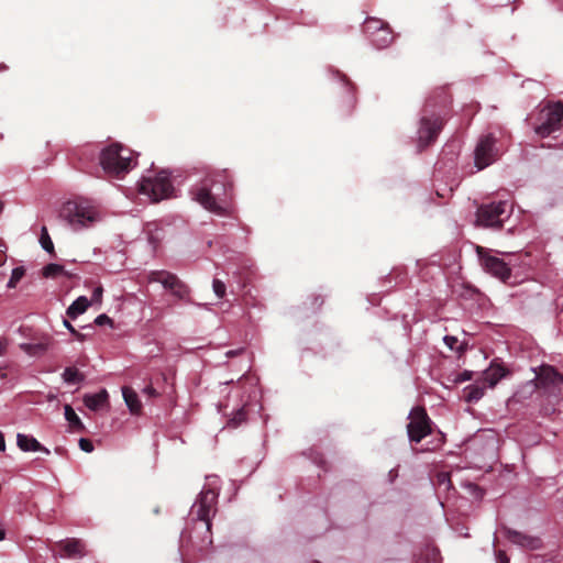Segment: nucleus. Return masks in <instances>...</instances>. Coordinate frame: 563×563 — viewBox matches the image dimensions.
I'll use <instances>...</instances> for the list:
<instances>
[{
  "label": "nucleus",
  "instance_id": "nucleus-19",
  "mask_svg": "<svg viewBox=\"0 0 563 563\" xmlns=\"http://www.w3.org/2000/svg\"><path fill=\"white\" fill-rule=\"evenodd\" d=\"M122 395L131 413L140 415L142 411V404L136 391L132 387L124 386L122 387Z\"/></svg>",
  "mask_w": 563,
  "mask_h": 563
},
{
  "label": "nucleus",
  "instance_id": "nucleus-12",
  "mask_svg": "<svg viewBox=\"0 0 563 563\" xmlns=\"http://www.w3.org/2000/svg\"><path fill=\"white\" fill-rule=\"evenodd\" d=\"M60 556L80 559L86 555V543L81 539L67 538L55 543Z\"/></svg>",
  "mask_w": 563,
  "mask_h": 563
},
{
  "label": "nucleus",
  "instance_id": "nucleus-4",
  "mask_svg": "<svg viewBox=\"0 0 563 563\" xmlns=\"http://www.w3.org/2000/svg\"><path fill=\"white\" fill-rule=\"evenodd\" d=\"M59 218L66 221L74 230L87 228L99 221V212L88 200L75 199L63 205Z\"/></svg>",
  "mask_w": 563,
  "mask_h": 563
},
{
  "label": "nucleus",
  "instance_id": "nucleus-2",
  "mask_svg": "<svg viewBox=\"0 0 563 563\" xmlns=\"http://www.w3.org/2000/svg\"><path fill=\"white\" fill-rule=\"evenodd\" d=\"M233 183L227 170L208 175L194 190L195 200L205 209L223 216L228 211V202L232 197Z\"/></svg>",
  "mask_w": 563,
  "mask_h": 563
},
{
  "label": "nucleus",
  "instance_id": "nucleus-35",
  "mask_svg": "<svg viewBox=\"0 0 563 563\" xmlns=\"http://www.w3.org/2000/svg\"><path fill=\"white\" fill-rule=\"evenodd\" d=\"M142 394L147 397L148 399L150 398H155L157 397L159 394L158 391L153 387L152 384H148L147 386H145L143 389H142Z\"/></svg>",
  "mask_w": 563,
  "mask_h": 563
},
{
  "label": "nucleus",
  "instance_id": "nucleus-5",
  "mask_svg": "<svg viewBox=\"0 0 563 563\" xmlns=\"http://www.w3.org/2000/svg\"><path fill=\"white\" fill-rule=\"evenodd\" d=\"M100 164L109 175H124L132 167V152L121 144H111L101 151Z\"/></svg>",
  "mask_w": 563,
  "mask_h": 563
},
{
  "label": "nucleus",
  "instance_id": "nucleus-48",
  "mask_svg": "<svg viewBox=\"0 0 563 563\" xmlns=\"http://www.w3.org/2000/svg\"><path fill=\"white\" fill-rule=\"evenodd\" d=\"M8 67L5 64H0V71L5 70Z\"/></svg>",
  "mask_w": 563,
  "mask_h": 563
},
{
  "label": "nucleus",
  "instance_id": "nucleus-20",
  "mask_svg": "<svg viewBox=\"0 0 563 563\" xmlns=\"http://www.w3.org/2000/svg\"><path fill=\"white\" fill-rule=\"evenodd\" d=\"M371 42L379 49L388 47L394 41V34L388 24H386L380 31L372 36Z\"/></svg>",
  "mask_w": 563,
  "mask_h": 563
},
{
  "label": "nucleus",
  "instance_id": "nucleus-24",
  "mask_svg": "<svg viewBox=\"0 0 563 563\" xmlns=\"http://www.w3.org/2000/svg\"><path fill=\"white\" fill-rule=\"evenodd\" d=\"M387 23L376 18H368L363 24V32L371 38L376 35Z\"/></svg>",
  "mask_w": 563,
  "mask_h": 563
},
{
  "label": "nucleus",
  "instance_id": "nucleus-18",
  "mask_svg": "<svg viewBox=\"0 0 563 563\" xmlns=\"http://www.w3.org/2000/svg\"><path fill=\"white\" fill-rule=\"evenodd\" d=\"M505 375H506V371L503 366L490 365L482 374L483 384L486 387H494Z\"/></svg>",
  "mask_w": 563,
  "mask_h": 563
},
{
  "label": "nucleus",
  "instance_id": "nucleus-15",
  "mask_svg": "<svg viewBox=\"0 0 563 563\" xmlns=\"http://www.w3.org/2000/svg\"><path fill=\"white\" fill-rule=\"evenodd\" d=\"M506 537L511 543L526 549L534 550L541 547V540L539 538L523 534L516 530L506 529Z\"/></svg>",
  "mask_w": 563,
  "mask_h": 563
},
{
  "label": "nucleus",
  "instance_id": "nucleus-49",
  "mask_svg": "<svg viewBox=\"0 0 563 563\" xmlns=\"http://www.w3.org/2000/svg\"><path fill=\"white\" fill-rule=\"evenodd\" d=\"M313 563H320V562H318V561H314Z\"/></svg>",
  "mask_w": 563,
  "mask_h": 563
},
{
  "label": "nucleus",
  "instance_id": "nucleus-39",
  "mask_svg": "<svg viewBox=\"0 0 563 563\" xmlns=\"http://www.w3.org/2000/svg\"><path fill=\"white\" fill-rule=\"evenodd\" d=\"M102 287H97L93 291H92V298L91 300L92 301H100L101 300V297H102Z\"/></svg>",
  "mask_w": 563,
  "mask_h": 563
},
{
  "label": "nucleus",
  "instance_id": "nucleus-23",
  "mask_svg": "<svg viewBox=\"0 0 563 563\" xmlns=\"http://www.w3.org/2000/svg\"><path fill=\"white\" fill-rule=\"evenodd\" d=\"M415 563H441L440 551L435 547L423 548Z\"/></svg>",
  "mask_w": 563,
  "mask_h": 563
},
{
  "label": "nucleus",
  "instance_id": "nucleus-45",
  "mask_svg": "<svg viewBox=\"0 0 563 563\" xmlns=\"http://www.w3.org/2000/svg\"><path fill=\"white\" fill-rule=\"evenodd\" d=\"M322 303L323 299L320 296H316L313 305H316L319 308Z\"/></svg>",
  "mask_w": 563,
  "mask_h": 563
},
{
  "label": "nucleus",
  "instance_id": "nucleus-21",
  "mask_svg": "<svg viewBox=\"0 0 563 563\" xmlns=\"http://www.w3.org/2000/svg\"><path fill=\"white\" fill-rule=\"evenodd\" d=\"M108 391L106 389L100 390L97 394L86 395L84 398L85 405L91 410H99L108 402Z\"/></svg>",
  "mask_w": 563,
  "mask_h": 563
},
{
  "label": "nucleus",
  "instance_id": "nucleus-42",
  "mask_svg": "<svg viewBox=\"0 0 563 563\" xmlns=\"http://www.w3.org/2000/svg\"><path fill=\"white\" fill-rule=\"evenodd\" d=\"M5 350H7L5 340H0V356H2L4 354Z\"/></svg>",
  "mask_w": 563,
  "mask_h": 563
},
{
  "label": "nucleus",
  "instance_id": "nucleus-41",
  "mask_svg": "<svg viewBox=\"0 0 563 563\" xmlns=\"http://www.w3.org/2000/svg\"><path fill=\"white\" fill-rule=\"evenodd\" d=\"M63 323L73 334L77 333V330L71 325V323L68 320H64Z\"/></svg>",
  "mask_w": 563,
  "mask_h": 563
},
{
  "label": "nucleus",
  "instance_id": "nucleus-17",
  "mask_svg": "<svg viewBox=\"0 0 563 563\" xmlns=\"http://www.w3.org/2000/svg\"><path fill=\"white\" fill-rule=\"evenodd\" d=\"M16 444L20 450L24 452L29 451H41L46 454H49V450L43 446L35 438L19 433L16 435Z\"/></svg>",
  "mask_w": 563,
  "mask_h": 563
},
{
  "label": "nucleus",
  "instance_id": "nucleus-11",
  "mask_svg": "<svg viewBox=\"0 0 563 563\" xmlns=\"http://www.w3.org/2000/svg\"><path fill=\"white\" fill-rule=\"evenodd\" d=\"M474 154L475 166L478 169H484L493 164L498 157L496 139L492 134L482 136L476 145Z\"/></svg>",
  "mask_w": 563,
  "mask_h": 563
},
{
  "label": "nucleus",
  "instance_id": "nucleus-1",
  "mask_svg": "<svg viewBox=\"0 0 563 563\" xmlns=\"http://www.w3.org/2000/svg\"><path fill=\"white\" fill-rule=\"evenodd\" d=\"M218 493L214 489H203L191 507L190 515L195 525L181 533V543L191 545L198 552L208 551L212 544L210 515L217 511Z\"/></svg>",
  "mask_w": 563,
  "mask_h": 563
},
{
  "label": "nucleus",
  "instance_id": "nucleus-43",
  "mask_svg": "<svg viewBox=\"0 0 563 563\" xmlns=\"http://www.w3.org/2000/svg\"><path fill=\"white\" fill-rule=\"evenodd\" d=\"M5 450V441L2 432L0 431V452H3Z\"/></svg>",
  "mask_w": 563,
  "mask_h": 563
},
{
  "label": "nucleus",
  "instance_id": "nucleus-33",
  "mask_svg": "<svg viewBox=\"0 0 563 563\" xmlns=\"http://www.w3.org/2000/svg\"><path fill=\"white\" fill-rule=\"evenodd\" d=\"M437 482L439 486H444V488L448 490L452 487L451 476L449 473H439L437 476Z\"/></svg>",
  "mask_w": 563,
  "mask_h": 563
},
{
  "label": "nucleus",
  "instance_id": "nucleus-40",
  "mask_svg": "<svg viewBox=\"0 0 563 563\" xmlns=\"http://www.w3.org/2000/svg\"><path fill=\"white\" fill-rule=\"evenodd\" d=\"M498 560H499V563H509V559L501 551H499V553H498Z\"/></svg>",
  "mask_w": 563,
  "mask_h": 563
},
{
  "label": "nucleus",
  "instance_id": "nucleus-37",
  "mask_svg": "<svg viewBox=\"0 0 563 563\" xmlns=\"http://www.w3.org/2000/svg\"><path fill=\"white\" fill-rule=\"evenodd\" d=\"M97 325L111 324L112 320L107 314H100L95 319Z\"/></svg>",
  "mask_w": 563,
  "mask_h": 563
},
{
  "label": "nucleus",
  "instance_id": "nucleus-27",
  "mask_svg": "<svg viewBox=\"0 0 563 563\" xmlns=\"http://www.w3.org/2000/svg\"><path fill=\"white\" fill-rule=\"evenodd\" d=\"M65 418L74 429L79 431L84 429L81 420L69 405L65 406Z\"/></svg>",
  "mask_w": 563,
  "mask_h": 563
},
{
  "label": "nucleus",
  "instance_id": "nucleus-47",
  "mask_svg": "<svg viewBox=\"0 0 563 563\" xmlns=\"http://www.w3.org/2000/svg\"><path fill=\"white\" fill-rule=\"evenodd\" d=\"M5 538V531L0 527V541H2Z\"/></svg>",
  "mask_w": 563,
  "mask_h": 563
},
{
  "label": "nucleus",
  "instance_id": "nucleus-25",
  "mask_svg": "<svg viewBox=\"0 0 563 563\" xmlns=\"http://www.w3.org/2000/svg\"><path fill=\"white\" fill-rule=\"evenodd\" d=\"M485 388H486V386L484 384L483 385L474 384V385L467 386L464 389L465 400L467 402H475V401L479 400L485 394Z\"/></svg>",
  "mask_w": 563,
  "mask_h": 563
},
{
  "label": "nucleus",
  "instance_id": "nucleus-29",
  "mask_svg": "<svg viewBox=\"0 0 563 563\" xmlns=\"http://www.w3.org/2000/svg\"><path fill=\"white\" fill-rule=\"evenodd\" d=\"M42 274L46 278H54L58 275L67 274V273L64 271V266H62L59 264L51 263L43 267Z\"/></svg>",
  "mask_w": 563,
  "mask_h": 563
},
{
  "label": "nucleus",
  "instance_id": "nucleus-7",
  "mask_svg": "<svg viewBox=\"0 0 563 563\" xmlns=\"http://www.w3.org/2000/svg\"><path fill=\"white\" fill-rule=\"evenodd\" d=\"M408 418L410 421L407 424V433L410 442L419 443L431 434L432 421L423 407L412 408Z\"/></svg>",
  "mask_w": 563,
  "mask_h": 563
},
{
  "label": "nucleus",
  "instance_id": "nucleus-3",
  "mask_svg": "<svg viewBox=\"0 0 563 563\" xmlns=\"http://www.w3.org/2000/svg\"><path fill=\"white\" fill-rule=\"evenodd\" d=\"M450 102V95L444 88L434 90L427 99L423 109L424 113L420 119V126L418 130V144L420 150L428 147L437 140L444 125V120L441 113L435 110L437 108H448Z\"/></svg>",
  "mask_w": 563,
  "mask_h": 563
},
{
  "label": "nucleus",
  "instance_id": "nucleus-31",
  "mask_svg": "<svg viewBox=\"0 0 563 563\" xmlns=\"http://www.w3.org/2000/svg\"><path fill=\"white\" fill-rule=\"evenodd\" d=\"M212 288L218 298L222 299L225 296L227 287L222 280L214 278L212 282Z\"/></svg>",
  "mask_w": 563,
  "mask_h": 563
},
{
  "label": "nucleus",
  "instance_id": "nucleus-44",
  "mask_svg": "<svg viewBox=\"0 0 563 563\" xmlns=\"http://www.w3.org/2000/svg\"><path fill=\"white\" fill-rule=\"evenodd\" d=\"M241 352H242V350H231V351H228L225 355L228 357H233V356L238 355Z\"/></svg>",
  "mask_w": 563,
  "mask_h": 563
},
{
  "label": "nucleus",
  "instance_id": "nucleus-46",
  "mask_svg": "<svg viewBox=\"0 0 563 563\" xmlns=\"http://www.w3.org/2000/svg\"><path fill=\"white\" fill-rule=\"evenodd\" d=\"M74 335L79 340V341H84L85 340V335L80 332L77 331V333H74Z\"/></svg>",
  "mask_w": 563,
  "mask_h": 563
},
{
  "label": "nucleus",
  "instance_id": "nucleus-38",
  "mask_svg": "<svg viewBox=\"0 0 563 563\" xmlns=\"http://www.w3.org/2000/svg\"><path fill=\"white\" fill-rule=\"evenodd\" d=\"M472 376H473V373L470 372V371H464L463 373H461L456 379V382H466V380H471L472 379Z\"/></svg>",
  "mask_w": 563,
  "mask_h": 563
},
{
  "label": "nucleus",
  "instance_id": "nucleus-13",
  "mask_svg": "<svg viewBox=\"0 0 563 563\" xmlns=\"http://www.w3.org/2000/svg\"><path fill=\"white\" fill-rule=\"evenodd\" d=\"M563 383V376L551 365H542L536 375L537 388L547 389Z\"/></svg>",
  "mask_w": 563,
  "mask_h": 563
},
{
  "label": "nucleus",
  "instance_id": "nucleus-8",
  "mask_svg": "<svg viewBox=\"0 0 563 563\" xmlns=\"http://www.w3.org/2000/svg\"><path fill=\"white\" fill-rule=\"evenodd\" d=\"M541 123L534 128L540 137H547L562 128L563 102L549 104L540 113Z\"/></svg>",
  "mask_w": 563,
  "mask_h": 563
},
{
  "label": "nucleus",
  "instance_id": "nucleus-6",
  "mask_svg": "<svg viewBox=\"0 0 563 563\" xmlns=\"http://www.w3.org/2000/svg\"><path fill=\"white\" fill-rule=\"evenodd\" d=\"M140 191L151 198L153 202L168 198L173 191V185L165 172L158 173L154 177H145L140 184Z\"/></svg>",
  "mask_w": 563,
  "mask_h": 563
},
{
  "label": "nucleus",
  "instance_id": "nucleus-9",
  "mask_svg": "<svg viewBox=\"0 0 563 563\" xmlns=\"http://www.w3.org/2000/svg\"><path fill=\"white\" fill-rule=\"evenodd\" d=\"M150 283H159L163 287L177 297L178 299H186L189 296L188 286L181 282L178 276L167 271H152L147 275Z\"/></svg>",
  "mask_w": 563,
  "mask_h": 563
},
{
  "label": "nucleus",
  "instance_id": "nucleus-30",
  "mask_svg": "<svg viewBox=\"0 0 563 563\" xmlns=\"http://www.w3.org/2000/svg\"><path fill=\"white\" fill-rule=\"evenodd\" d=\"M24 275H25V268L23 266H18V267L13 268L7 287L10 289L15 288L18 283L23 278Z\"/></svg>",
  "mask_w": 563,
  "mask_h": 563
},
{
  "label": "nucleus",
  "instance_id": "nucleus-28",
  "mask_svg": "<svg viewBox=\"0 0 563 563\" xmlns=\"http://www.w3.org/2000/svg\"><path fill=\"white\" fill-rule=\"evenodd\" d=\"M40 243H41L42 247L47 253H49L53 256L55 255L54 244L52 242V239H51V236L48 234V231H47L46 227H42L41 236H40Z\"/></svg>",
  "mask_w": 563,
  "mask_h": 563
},
{
  "label": "nucleus",
  "instance_id": "nucleus-36",
  "mask_svg": "<svg viewBox=\"0 0 563 563\" xmlns=\"http://www.w3.org/2000/svg\"><path fill=\"white\" fill-rule=\"evenodd\" d=\"M79 448L87 452V453H90L93 451V444L92 442L89 440V439H86V438H81L79 440Z\"/></svg>",
  "mask_w": 563,
  "mask_h": 563
},
{
  "label": "nucleus",
  "instance_id": "nucleus-34",
  "mask_svg": "<svg viewBox=\"0 0 563 563\" xmlns=\"http://www.w3.org/2000/svg\"><path fill=\"white\" fill-rule=\"evenodd\" d=\"M246 419V412L244 409H240L235 416L230 420V424L233 427H238L241 422H243Z\"/></svg>",
  "mask_w": 563,
  "mask_h": 563
},
{
  "label": "nucleus",
  "instance_id": "nucleus-16",
  "mask_svg": "<svg viewBox=\"0 0 563 563\" xmlns=\"http://www.w3.org/2000/svg\"><path fill=\"white\" fill-rule=\"evenodd\" d=\"M52 344L53 339L51 336H44L36 343H22L20 347L31 356H41L48 350Z\"/></svg>",
  "mask_w": 563,
  "mask_h": 563
},
{
  "label": "nucleus",
  "instance_id": "nucleus-10",
  "mask_svg": "<svg viewBox=\"0 0 563 563\" xmlns=\"http://www.w3.org/2000/svg\"><path fill=\"white\" fill-rule=\"evenodd\" d=\"M507 202L498 201L487 205H482L477 209V223L487 228H501L503 216L506 212Z\"/></svg>",
  "mask_w": 563,
  "mask_h": 563
},
{
  "label": "nucleus",
  "instance_id": "nucleus-26",
  "mask_svg": "<svg viewBox=\"0 0 563 563\" xmlns=\"http://www.w3.org/2000/svg\"><path fill=\"white\" fill-rule=\"evenodd\" d=\"M63 378L68 384H79L85 379V375L76 367H66L63 373Z\"/></svg>",
  "mask_w": 563,
  "mask_h": 563
},
{
  "label": "nucleus",
  "instance_id": "nucleus-32",
  "mask_svg": "<svg viewBox=\"0 0 563 563\" xmlns=\"http://www.w3.org/2000/svg\"><path fill=\"white\" fill-rule=\"evenodd\" d=\"M444 343L451 349L456 350L459 353H463L464 346L463 344L457 346L459 340L455 336L452 335H445L444 336Z\"/></svg>",
  "mask_w": 563,
  "mask_h": 563
},
{
  "label": "nucleus",
  "instance_id": "nucleus-14",
  "mask_svg": "<svg viewBox=\"0 0 563 563\" xmlns=\"http://www.w3.org/2000/svg\"><path fill=\"white\" fill-rule=\"evenodd\" d=\"M481 260L484 268L493 276L501 279L503 282H506L510 278L511 269L501 258L487 255L482 256Z\"/></svg>",
  "mask_w": 563,
  "mask_h": 563
},
{
  "label": "nucleus",
  "instance_id": "nucleus-22",
  "mask_svg": "<svg viewBox=\"0 0 563 563\" xmlns=\"http://www.w3.org/2000/svg\"><path fill=\"white\" fill-rule=\"evenodd\" d=\"M90 306L87 297H78L67 309L66 313L69 318L76 319L79 314L84 313Z\"/></svg>",
  "mask_w": 563,
  "mask_h": 563
}]
</instances>
